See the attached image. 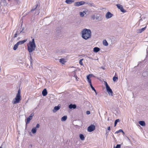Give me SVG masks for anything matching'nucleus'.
<instances>
[{
	"label": "nucleus",
	"mask_w": 148,
	"mask_h": 148,
	"mask_svg": "<svg viewBox=\"0 0 148 148\" xmlns=\"http://www.w3.org/2000/svg\"><path fill=\"white\" fill-rule=\"evenodd\" d=\"M82 37L84 39L87 40L91 37V33L90 29H84L82 32Z\"/></svg>",
	"instance_id": "f257e3e1"
},
{
	"label": "nucleus",
	"mask_w": 148,
	"mask_h": 148,
	"mask_svg": "<svg viewBox=\"0 0 148 148\" xmlns=\"http://www.w3.org/2000/svg\"><path fill=\"white\" fill-rule=\"evenodd\" d=\"M27 49L29 53H32L35 50L36 47L34 39L30 41L27 45Z\"/></svg>",
	"instance_id": "f03ea898"
},
{
	"label": "nucleus",
	"mask_w": 148,
	"mask_h": 148,
	"mask_svg": "<svg viewBox=\"0 0 148 148\" xmlns=\"http://www.w3.org/2000/svg\"><path fill=\"white\" fill-rule=\"evenodd\" d=\"M21 100V96L16 95V97L13 100L12 103L13 104L18 103Z\"/></svg>",
	"instance_id": "7ed1b4c3"
},
{
	"label": "nucleus",
	"mask_w": 148,
	"mask_h": 148,
	"mask_svg": "<svg viewBox=\"0 0 148 148\" xmlns=\"http://www.w3.org/2000/svg\"><path fill=\"white\" fill-rule=\"evenodd\" d=\"M92 75H88L87 76V78L88 80V82L89 83L90 85L92 88V89L95 92L96 94H97V92L96 91V90L95 89V88H94V87L92 86V83H91V79H90V76L91 77L92 76Z\"/></svg>",
	"instance_id": "20e7f679"
},
{
	"label": "nucleus",
	"mask_w": 148,
	"mask_h": 148,
	"mask_svg": "<svg viewBox=\"0 0 148 148\" xmlns=\"http://www.w3.org/2000/svg\"><path fill=\"white\" fill-rule=\"evenodd\" d=\"M105 84L106 86V89L109 95H112L113 92L112 90L110 88L107 82H105Z\"/></svg>",
	"instance_id": "39448f33"
},
{
	"label": "nucleus",
	"mask_w": 148,
	"mask_h": 148,
	"mask_svg": "<svg viewBox=\"0 0 148 148\" xmlns=\"http://www.w3.org/2000/svg\"><path fill=\"white\" fill-rule=\"evenodd\" d=\"M116 6L119 9H120L122 12H126V10L123 9L122 5L119 4H117L116 5Z\"/></svg>",
	"instance_id": "423d86ee"
},
{
	"label": "nucleus",
	"mask_w": 148,
	"mask_h": 148,
	"mask_svg": "<svg viewBox=\"0 0 148 148\" xmlns=\"http://www.w3.org/2000/svg\"><path fill=\"white\" fill-rule=\"evenodd\" d=\"M85 2L83 1H80L78 2H75L74 3V5L76 6H78L85 4Z\"/></svg>",
	"instance_id": "0eeeda50"
},
{
	"label": "nucleus",
	"mask_w": 148,
	"mask_h": 148,
	"mask_svg": "<svg viewBox=\"0 0 148 148\" xmlns=\"http://www.w3.org/2000/svg\"><path fill=\"white\" fill-rule=\"evenodd\" d=\"M113 14L110 12H108L106 15V17L107 18H111Z\"/></svg>",
	"instance_id": "6e6552de"
},
{
	"label": "nucleus",
	"mask_w": 148,
	"mask_h": 148,
	"mask_svg": "<svg viewBox=\"0 0 148 148\" xmlns=\"http://www.w3.org/2000/svg\"><path fill=\"white\" fill-rule=\"evenodd\" d=\"M60 108V107L59 106H56L54 108V109L53 110V112H55L57 110H59Z\"/></svg>",
	"instance_id": "1a4fd4ad"
},
{
	"label": "nucleus",
	"mask_w": 148,
	"mask_h": 148,
	"mask_svg": "<svg viewBox=\"0 0 148 148\" xmlns=\"http://www.w3.org/2000/svg\"><path fill=\"white\" fill-rule=\"evenodd\" d=\"M95 126L93 125H91L88 128L87 130H95Z\"/></svg>",
	"instance_id": "9d476101"
},
{
	"label": "nucleus",
	"mask_w": 148,
	"mask_h": 148,
	"mask_svg": "<svg viewBox=\"0 0 148 148\" xmlns=\"http://www.w3.org/2000/svg\"><path fill=\"white\" fill-rule=\"evenodd\" d=\"M42 94L43 96H45L47 95V92L46 89H44L42 92Z\"/></svg>",
	"instance_id": "9b49d317"
},
{
	"label": "nucleus",
	"mask_w": 148,
	"mask_h": 148,
	"mask_svg": "<svg viewBox=\"0 0 148 148\" xmlns=\"http://www.w3.org/2000/svg\"><path fill=\"white\" fill-rule=\"evenodd\" d=\"M27 41V39H25L23 40L19 41L17 43L18 45H21V44H22L24 43Z\"/></svg>",
	"instance_id": "f8f14e48"
},
{
	"label": "nucleus",
	"mask_w": 148,
	"mask_h": 148,
	"mask_svg": "<svg viewBox=\"0 0 148 148\" xmlns=\"http://www.w3.org/2000/svg\"><path fill=\"white\" fill-rule=\"evenodd\" d=\"M146 28V26L145 27L141 29H138V33H141L143 31H144L145 29Z\"/></svg>",
	"instance_id": "ddd939ff"
},
{
	"label": "nucleus",
	"mask_w": 148,
	"mask_h": 148,
	"mask_svg": "<svg viewBox=\"0 0 148 148\" xmlns=\"http://www.w3.org/2000/svg\"><path fill=\"white\" fill-rule=\"evenodd\" d=\"M76 105L75 104L73 105L72 104H70L69 106V108L70 109H75L76 108Z\"/></svg>",
	"instance_id": "4468645a"
},
{
	"label": "nucleus",
	"mask_w": 148,
	"mask_h": 148,
	"mask_svg": "<svg viewBox=\"0 0 148 148\" xmlns=\"http://www.w3.org/2000/svg\"><path fill=\"white\" fill-rule=\"evenodd\" d=\"M74 0H66L65 2L68 4H71L72 3L74 2Z\"/></svg>",
	"instance_id": "2eb2a0df"
},
{
	"label": "nucleus",
	"mask_w": 148,
	"mask_h": 148,
	"mask_svg": "<svg viewBox=\"0 0 148 148\" xmlns=\"http://www.w3.org/2000/svg\"><path fill=\"white\" fill-rule=\"evenodd\" d=\"M100 51L99 48L97 47H95L94 48L93 51L95 52H97Z\"/></svg>",
	"instance_id": "dca6fc26"
},
{
	"label": "nucleus",
	"mask_w": 148,
	"mask_h": 148,
	"mask_svg": "<svg viewBox=\"0 0 148 148\" xmlns=\"http://www.w3.org/2000/svg\"><path fill=\"white\" fill-rule=\"evenodd\" d=\"M139 123L142 126H145V123L144 121H140L139 122Z\"/></svg>",
	"instance_id": "f3484780"
},
{
	"label": "nucleus",
	"mask_w": 148,
	"mask_h": 148,
	"mask_svg": "<svg viewBox=\"0 0 148 148\" xmlns=\"http://www.w3.org/2000/svg\"><path fill=\"white\" fill-rule=\"evenodd\" d=\"M59 61L62 64H64L66 62V61L63 58L60 59Z\"/></svg>",
	"instance_id": "a211bd4d"
},
{
	"label": "nucleus",
	"mask_w": 148,
	"mask_h": 148,
	"mask_svg": "<svg viewBox=\"0 0 148 148\" xmlns=\"http://www.w3.org/2000/svg\"><path fill=\"white\" fill-rule=\"evenodd\" d=\"M79 137L81 140H83L85 139V137L84 135L82 134H79Z\"/></svg>",
	"instance_id": "6ab92c4d"
},
{
	"label": "nucleus",
	"mask_w": 148,
	"mask_h": 148,
	"mask_svg": "<svg viewBox=\"0 0 148 148\" xmlns=\"http://www.w3.org/2000/svg\"><path fill=\"white\" fill-rule=\"evenodd\" d=\"M67 116H64L62 117L61 119V120L62 121H64L67 119Z\"/></svg>",
	"instance_id": "aec40b11"
},
{
	"label": "nucleus",
	"mask_w": 148,
	"mask_h": 148,
	"mask_svg": "<svg viewBox=\"0 0 148 148\" xmlns=\"http://www.w3.org/2000/svg\"><path fill=\"white\" fill-rule=\"evenodd\" d=\"M103 45L106 46H107L108 45V44L106 40H104L103 41Z\"/></svg>",
	"instance_id": "412c9836"
},
{
	"label": "nucleus",
	"mask_w": 148,
	"mask_h": 148,
	"mask_svg": "<svg viewBox=\"0 0 148 148\" xmlns=\"http://www.w3.org/2000/svg\"><path fill=\"white\" fill-rule=\"evenodd\" d=\"M18 45L17 43H16L14 46L13 49L14 50H16L18 46Z\"/></svg>",
	"instance_id": "4be33fe9"
},
{
	"label": "nucleus",
	"mask_w": 148,
	"mask_h": 148,
	"mask_svg": "<svg viewBox=\"0 0 148 148\" xmlns=\"http://www.w3.org/2000/svg\"><path fill=\"white\" fill-rule=\"evenodd\" d=\"M31 120L29 118L27 117L26 121V124H27L29 123L30 121Z\"/></svg>",
	"instance_id": "5701e85b"
},
{
	"label": "nucleus",
	"mask_w": 148,
	"mask_h": 148,
	"mask_svg": "<svg viewBox=\"0 0 148 148\" xmlns=\"http://www.w3.org/2000/svg\"><path fill=\"white\" fill-rule=\"evenodd\" d=\"M34 115V113H32L30 114V115L28 117V118H29L31 120L32 119V117Z\"/></svg>",
	"instance_id": "b1692460"
},
{
	"label": "nucleus",
	"mask_w": 148,
	"mask_h": 148,
	"mask_svg": "<svg viewBox=\"0 0 148 148\" xmlns=\"http://www.w3.org/2000/svg\"><path fill=\"white\" fill-rule=\"evenodd\" d=\"M122 132L123 134H124V132L123 131V130H118V131H116L115 132V133L118 134L119 132Z\"/></svg>",
	"instance_id": "393cba45"
},
{
	"label": "nucleus",
	"mask_w": 148,
	"mask_h": 148,
	"mask_svg": "<svg viewBox=\"0 0 148 148\" xmlns=\"http://www.w3.org/2000/svg\"><path fill=\"white\" fill-rule=\"evenodd\" d=\"M39 127L40 125L39 124H37L36 127L35 128H33L32 130H36V128H38Z\"/></svg>",
	"instance_id": "a878e982"
},
{
	"label": "nucleus",
	"mask_w": 148,
	"mask_h": 148,
	"mask_svg": "<svg viewBox=\"0 0 148 148\" xmlns=\"http://www.w3.org/2000/svg\"><path fill=\"white\" fill-rule=\"evenodd\" d=\"M83 60V59H81L79 61V63L81 65H83V63L82 61Z\"/></svg>",
	"instance_id": "bb28decb"
},
{
	"label": "nucleus",
	"mask_w": 148,
	"mask_h": 148,
	"mask_svg": "<svg viewBox=\"0 0 148 148\" xmlns=\"http://www.w3.org/2000/svg\"><path fill=\"white\" fill-rule=\"evenodd\" d=\"M119 121V119L116 120L114 122V126H115L116 125L117 122Z\"/></svg>",
	"instance_id": "cd10ccee"
},
{
	"label": "nucleus",
	"mask_w": 148,
	"mask_h": 148,
	"mask_svg": "<svg viewBox=\"0 0 148 148\" xmlns=\"http://www.w3.org/2000/svg\"><path fill=\"white\" fill-rule=\"evenodd\" d=\"M121 145L120 144H118L115 147L114 146V148H121Z\"/></svg>",
	"instance_id": "c85d7f7f"
},
{
	"label": "nucleus",
	"mask_w": 148,
	"mask_h": 148,
	"mask_svg": "<svg viewBox=\"0 0 148 148\" xmlns=\"http://www.w3.org/2000/svg\"><path fill=\"white\" fill-rule=\"evenodd\" d=\"M118 79V77H116L115 76H114L113 78V80L114 81H115L116 80Z\"/></svg>",
	"instance_id": "c756f323"
},
{
	"label": "nucleus",
	"mask_w": 148,
	"mask_h": 148,
	"mask_svg": "<svg viewBox=\"0 0 148 148\" xmlns=\"http://www.w3.org/2000/svg\"><path fill=\"white\" fill-rule=\"evenodd\" d=\"M91 18L92 19L94 20L95 18V16L94 14L92 15L91 16Z\"/></svg>",
	"instance_id": "7c9ffc66"
},
{
	"label": "nucleus",
	"mask_w": 148,
	"mask_h": 148,
	"mask_svg": "<svg viewBox=\"0 0 148 148\" xmlns=\"http://www.w3.org/2000/svg\"><path fill=\"white\" fill-rule=\"evenodd\" d=\"M80 16L81 17H83L84 16V12H80Z\"/></svg>",
	"instance_id": "2f4dec72"
},
{
	"label": "nucleus",
	"mask_w": 148,
	"mask_h": 148,
	"mask_svg": "<svg viewBox=\"0 0 148 148\" xmlns=\"http://www.w3.org/2000/svg\"><path fill=\"white\" fill-rule=\"evenodd\" d=\"M20 94H21V91L20 90H19L18 91V93L16 95H18V96H21Z\"/></svg>",
	"instance_id": "473e14b6"
},
{
	"label": "nucleus",
	"mask_w": 148,
	"mask_h": 148,
	"mask_svg": "<svg viewBox=\"0 0 148 148\" xmlns=\"http://www.w3.org/2000/svg\"><path fill=\"white\" fill-rule=\"evenodd\" d=\"M36 130H32V132L33 134H35L36 132Z\"/></svg>",
	"instance_id": "72a5a7b5"
},
{
	"label": "nucleus",
	"mask_w": 148,
	"mask_h": 148,
	"mask_svg": "<svg viewBox=\"0 0 148 148\" xmlns=\"http://www.w3.org/2000/svg\"><path fill=\"white\" fill-rule=\"evenodd\" d=\"M90 112L89 111H86V114H90Z\"/></svg>",
	"instance_id": "f704fd0d"
},
{
	"label": "nucleus",
	"mask_w": 148,
	"mask_h": 148,
	"mask_svg": "<svg viewBox=\"0 0 148 148\" xmlns=\"http://www.w3.org/2000/svg\"><path fill=\"white\" fill-rule=\"evenodd\" d=\"M17 34L16 33L14 35V37H16L17 36Z\"/></svg>",
	"instance_id": "c9c22d12"
},
{
	"label": "nucleus",
	"mask_w": 148,
	"mask_h": 148,
	"mask_svg": "<svg viewBox=\"0 0 148 148\" xmlns=\"http://www.w3.org/2000/svg\"><path fill=\"white\" fill-rule=\"evenodd\" d=\"M99 18V16H97L96 17V19L97 20H98Z\"/></svg>",
	"instance_id": "e433bc0d"
},
{
	"label": "nucleus",
	"mask_w": 148,
	"mask_h": 148,
	"mask_svg": "<svg viewBox=\"0 0 148 148\" xmlns=\"http://www.w3.org/2000/svg\"><path fill=\"white\" fill-rule=\"evenodd\" d=\"M88 132H92V131H93V130H88Z\"/></svg>",
	"instance_id": "4c0bfd02"
},
{
	"label": "nucleus",
	"mask_w": 148,
	"mask_h": 148,
	"mask_svg": "<svg viewBox=\"0 0 148 148\" xmlns=\"http://www.w3.org/2000/svg\"><path fill=\"white\" fill-rule=\"evenodd\" d=\"M29 134L30 135L32 136V134H31V132H29Z\"/></svg>",
	"instance_id": "58836bf2"
},
{
	"label": "nucleus",
	"mask_w": 148,
	"mask_h": 148,
	"mask_svg": "<svg viewBox=\"0 0 148 148\" xmlns=\"http://www.w3.org/2000/svg\"><path fill=\"white\" fill-rule=\"evenodd\" d=\"M108 130H110V127H108Z\"/></svg>",
	"instance_id": "ea45409f"
},
{
	"label": "nucleus",
	"mask_w": 148,
	"mask_h": 148,
	"mask_svg": "<svg viewBox=\"0 0 148 148\" xmlns=\"http://www.w3.org/2000/svg\"><path fill=\"white\" fill-rule=\"evenodd\" d=\"M0 148H3L1 147H0Z\"/></svg>",
	"instance_id": "a19ab883"
}]
</instances>
